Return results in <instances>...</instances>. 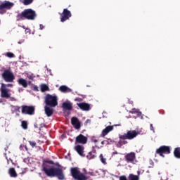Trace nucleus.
Returning a JSON list of instances; mask_svg holds the SVG:
<instances>
[{"instance_id":"obj_28","label":"nucleus","mask_w":180,"mask_h":180,"mask_svg":"<svg viewBox=\"0 0 180 180\" xmlns=\"http://www.w3.org/2000/svg\"><path fill=\"white\" fill-rule=\"evenodd\" d=\"M34 0H23L22 4L23 5L27 6L31 5V4H33V1Z\"/></svg>"},{"instance_id":"obj_44","label":"nucleus","mask_w":180,"mask_h":180,"mask_svg":"<svg viewBox=\"0 0 180 180\" xmlns=\"http://www.w3.org/2000/svg\"><path fill=\"white\" fill-rule=\"evenodd\" d=\"M25 41V40H23L22 42L19 41L18 44H22V43H23Z\"/></svg>"},{"instance_id":"obj_48","label":"nucleus","mask_w":180,"mask_h":180,"mask_svg":"<svg viewBox=\"0 0 180 180\" xmlns=\"http://www.w3.org/2000/svg\"><path fill=\"white\" fill-rule=\"evenodd\" d=\"M96 141H97V140H94V143H96Z\"/></svg>"},{"instance_id":"obj_15","label":"nucleus","mask_w":180,"mask_h":180,"mask_svg":"<svg viewBox=\"0 0 180 180\" xmlns=\"http://www.w3.org/2000/svg\"><path fill=\"white\" fill-rule=\"evenodd\" d=\"M75 150L77 151V154L80 155V157H85V154H84V150H85V148L84 146L77 145L75 146Z\"/></svg>"},{"instance_id":"obj_32","label":"nucleus","mask_w":180,"mask_h":180,"mask_svg":"<svg viewBox=\"0 0 180 180\" xmlns=\"http://www.w3.org/2000/svg\"><path fill=\"white\" fill-rule=\"evenodd\" d=\"M28 143L32 147V148H34V147H36V145H37L36 142L29 141Z\"/></svg>"},{"instance_id":"obj_5","label":"nucleus","mask_w":180,"mask_h":180,"mask_svg":"<svg viewBox=\"0 0 180 180\" xmlns=\"http://www.w3.org/2000/svg\"><path fill=\"white\" fill-rule=\"evenodd\" d=\"M45 103L47 106H51V108H56L58 105L57 101V96H52L51 94H47L45 96Z\"/></svg>"},{"instance_id":"obj_23","label":"nucleus","mask_w":180,"mask_h":180,"mask_svg":"<svg viewBox=\"0 0 180 180\" xmlns=\"http://www.w3.org/2000/svg\"><path fill=\"white\" fill-rule=\"evenodd\" d=\"M18 82L19 85H21L23 88H26L27 86V82L23 78L18 79Z\"/></svg>"},{"instance_id":"obj_37","label":"nucleus","mask_w":180,"mask_h":180,"mask_svg":"<svg viewBox=\"0 0 180 180\" xmlns=\"http://www.w3.org/2000/svg\"><path fill=\"white\" fill-rule=\"evenodd\" d=\"M33 91H39V87L37 86H33Z\"/></svg>"},{"instance_id":"obj_13","label":"nucleus","mask_w":180,"mask_h":180,"mask_svg":"<svg viewBox=\"0 0 180 180\" xmlns=\"http://www.w3.org/2000/svg\"><path fill=\"white\" fill-rule=\"evenodd\" d=\"M88 138L85 136H77L75 139V144H86Z\"/></svg>"},{"instance_id":"obj_21","label":"nucleus","mask_w":180,"mask_h":180,"mask_svg":"<svg viewBox=\"0 0 180 180\" xmlns=\"http://www.w3.org/2000/svg\"><path fill=\"white\" fill-rule=\"evenodd\" d=\"M44 110H45V114L48 117L53 116V113H54V110H53V108H51L47 105L44 107Z\"/></svg>"},{"instance_id":"obj_35","label":"nucleus","mask_w":180,"mask_h":180,"mask_svg":"<svg viewBox=\"0 0 180 180\" xmlns=\"http://www.w3.org/2000/svg\"><path fill=\"white\" fill-rule=\"evenodd\" d=\"M115 141H113V140H112V139H108V140H107V142H108V144H112V143H113Z\"/></svg>"},{"instance_id":"obj_7","label":"nucleus","mask_w":180,"mask_h":180,"mask_svg":"<svg viewBox=\"0 0 180 180\" xmlns=\"http://www.w3.org/2000/svg\"><path fill=\"white\" fill-rule=\"evenodd\" d=\"M157 154L164 158V157H165L164 154H171V147L167 146H162L159 148L156 149L155 157H157Z\"/></svg>"},{"instance_id":"obj_39","label":"nucleus","mask_w":180,"mask_h":180,"mask_svg":"<svg viewBox=\"0 0 180 180\" xmlns=\"http://www.w3.org/2000/svg\"><path fill=\"white\" fill-rule=\"evenodd\" d=\"M39 29H40V30H43L44 29V26L43 25L40 24Z\"/></svg>"},{"instance_id":"obj_27","label":"nucleus","mask_w":180,"mask_h":180,"mask_svg":"<svg viewBox=\"0 0 180 180\" xmlns=\"http://www.w3.org/2000/svg\"><path fill=\"white\" fill-rule=\"evenodd\" d=\"M96 157V155L92 153V152H89V154L86 155V158L88 160H92Z\"/></svg>"},{"instance_id":"obj_24","label":"nucleus","mask_w":180,"mask_h":180,"mask_svg":"<svg viewBox=\"0 0 180 180\" xmlns=\"http://www.w3.org/2000/svg\"><path fill=\"white\" fill-rule=\"evenodd\" d=\"M173 154L175 158L180 160V147L175 148Z\"/></svg>"},{"instance_id":"obj_51","label":"nucleus","mask_w":180,"mask_h":180,"mask_svg":"<svg viewBox=\"0 0 180 180\" xmlns=\"http://www.w3.org/2000/svg\"><path fill=\"white\" fill-rule=\"evenodd\" d=\"M79 136H82V134H79Z\"/></svg>"},{"instance_id":"obj_17","label":"nucleus","mask_w":180,"mask_h":180,"mask_svg":"<svg viewBox=\"0 0 180 180\" xmlns=\"http://www.w3.org/2000/svg\"><path fill=\"white\" fill-rule=\"evenodd\" d=\"M77 106L79 107V108L82 110H84L87 112L88 110H89V109H91V105H89V104L86 103H77Z\"/></svg>"},{"instance_id":"obj_52","label":"nucleus","mask_w":180,"mask_h":180,"mask_svg":"<svg viewBox=\"0 0 180 180\" xmlns=\"http://www.w3.org/2000/svg\"><path fill=\"white\" fill-rule=\"evenodd\" d=\"M22 27H23V29H25V26H23Z\"/></svg>"},{"instance_id":"obj_6","label":"nucleus","mask_w":180,"mask_h":180,"mask_svg":"<svg viewBox=\"0 0 180 180\" xmlns=\"http://www.w3.org/2000/svg\"><path fill=\"white\" fill-rule=\"evenodd\" d=\"M1 77L5 82H13L15 80V75L9 69H6L3 72Z\"/></svg>"},{"instance_id":"obj_41","label":"nucleus","mask_w":180,"mask_h":180,"mask_svg":"<svg viewBox=\"0 0 180 180\" xmlns=\"http://www.w3.org/2000/svg\"><path fill=\"white\" fill-rule=\"evenodd\" d=\"M29 79H33V77L32 75L28 76Z\"/></svg>"},{"instance_id":"obj_18","label":"nucleus","mask_w":180,"mask_h":180,"mask_svg":"<svg viewBox=\"0 0 180 180\" xmlns=\"http://www.w3.org/2000/svg\"><path fill=\"white\" fill-rule=\"evenodd\" d=\"M62 108L63 110H72V103L70 101L63 102L62 104Z\"/></svg>"},{"instance_id":"obj_8","label":"nucleus","mask_w":180,"mask_h":180,"mask_svg":"<svg viewBox=\"0 0 180 180\" xmlns=\"http://www.w3.org/2000/svg\"><path fill=\"white\" fill-rule=\"evenodd\" d=\"M21 112L22 115H29L33 116L36 110V108L33 105H22Z\"/></svg>"},{"instance_id":"obj_30","label":"nucleus","mask_w":180,"mask_h":180,"mask_svg":"<svg viewBox=\"0 0 180 180\" xmlns=\"http://www.w3.org/2000/svg\"><path fill=\"white\" fill-rule=\"evenodd\" d=\"M99 158L102 164L106 165V158H103V155L101 154Z\"/></svg>"},{"instance_id":"obj_36","label":"nucleus","mask_w":180,"mask_h":180,"mask_svg":"<svg viewBox=\"0 0 180 180\" xmlns=\"http://www.w3.org/2000/svg\"><path fill=\"white\" fill-rule=\"evenodd\" d=\"M25 33H26V34H27V33H28L29 34H30V29L26 28V29H25Z\"/></svg>"},{"instance_id":"obj_47","label":"nucleus","mask_w":180,"mask_h":180,"mask_svg":"<svg viewBox=\"0 0 180 180\" xmlns=\"http://www.w3.org/2000/svg\"><path fill=\"white\" fill-rule=\"evenodd\" d=\"M11 99H13V101H16V99H15V98H11Z\"/></svg>"},{"instance_id":"obj_42","label":"nucleus","mask_w":180,"mask_h":180,"mask_svg":"<svg viewBox=\"0 0 180 180\" xmlns=\"http://www.w3.org/2000/svg\"><path fill=\"white\" fill-rule=\"evenodd\" d=\"M141 172L138 171V172H137L138 175H136V176H139L140 175V174H141Z\"/></svg>"},{"instance_id":"obj_40","label":"nucleus","mask_w":180,"mask_h":180,"mask_svg":"<svg viewBox=\"0 0 180 180\" xmlns=\"http://www.w3.org/2000/svg\"><path fill=\"white\" fill-rule=\"evenodd\" d=\"M150 130L154 131V127L153 126V124H150Z\"/></svg>"},{"instance_id":"obj_3","label":"nucleus","mask_w":180,"mask_h":180,"mask_svg":"<svg viewBox=\"0 0 180 180\" xmlns=\"http://www.w3.org/2000/svg\"><path fill=\"white\" fill-rule=\"evenodd\" d=\"M70 172L72 178L77 180H87L86 176L82 173L81 171L78 169V167H72L70 169Z\"/></svg>"},{"instance_id":"obj_9","label":"nucleus","mask_w":180,"mask_h":180,"mask_svg":"<svg viewBox=\"0 0 180 180\" xmlns=\"http://www.w3.org/2000/svg\"><path fill=\"white\" fill-rule=\"evenodd\" d=\"M124 160L128 164H136L137 162L136 153L130 152L129 153H127L124 156Z\"/></svg>"},{"instance_id":"obj_38","label":"nucleus","mask_w":180,"mask_h":180,"mask_svg":"<svg viewBox=\"0 0 180 180\" xmlns=\"http://www.w3.org/2000/svg\"><path fill=\"white\" fill-rule=\"evenodd\" d=\"M75 101H76V102H81L82 101V98H76Z\"/></svg>"},{"instance_id":"obj_43","label":"nucleus","mask_w":180,"mask_h":180,"mask_svg":"<svg viewBox=\"0 0 180 180\" xmlns=\"http://www.w3.org/2000/svg\"><path fill=\"white\" fill-rule=\"evenodd\" d=\"M116 154H117V152H113L112 153V155H116Z\"/></svg>"},{"instance_id":"obj_19","label":"nucleus","mask_w":180,"mask_h":180,"mask_svg":"<svg viewBox=\"0 0 180 180\" xmlns=\"http://www.w3.org/2000/svg\"><path fill=\"white\" fill-rule=\"evenodd\" d=\"M115 126L116 125L106 127L104 129H103L101 136H106L108 133H110V131H113Z\"/></svg>"},{"instance_id":"obj_22","label":"nucleus","mask_w":180,"mask_h":180,"mask_svg":"<svg viewBox=\"0 0 180 180\" xmlns=\"http://www.w3.org/2000/svg\"><path fill=\"white\" fill-rule=\"evenodd\" d=\"M8 174L11 178H16L18 176V173H16V170L13 167L8 169Z\"/></svg>"},{"instance_id":"obj_16","label":"nucleus","mask_w":180,"mask_h":180,"mask_svg":"<svg viewBox=\"0 0 180 180\" xmlns=\"http://www.w3.org/2000/svg\"><path fill=\"white\" fill-rule=\"evenodd\" d=\"M71 124L73 125L75 129H78L81 128V122H79V120L75 117H72Z\"/></svg>"},{"instance_id":"obj_31","label":"nucleus","mask_w":180,"mask_h":180,"mask_svg":"<svg viewBox=\"0 0 180 180\" xmlns=\"http://www.w3.org/2000/svg\"><path fill=\"white\" fill-rule=\"evenodd\" d=\"M6 56V57H8V58H13V57H15V54H13L12 52H7Z\"/></svg>"},{"instance_id":"obj_29","label":"nucleus","mask_w":180,"mask_h":180,"mask_svg":"<svg viewBox=\"0 0 180 180\" xmlns=\"http://www.w3.org/2000/svg\"><path fill=\"white\" fill-rule=\"evenodd\" d=\"M21 126L24 130H27V121H22Z\"/></svg>"},{"instance_id":"obj_49","label":"nucleus","mask_w":180,"mask_h":180,"mask_svg":"<svg viewBox=\"0 0 180 180\" xmlns=\"http://www.w3.org/2000/svg\"><path fill=\"white\" fill-rule=\"evenodd\" d=\"M63 139H65V136H63Z\"/></svg>"},{"instance_id":"obj_10","label":"nucleus","mask_w":180,"mask_h":180,"mask_svg":"<svg viewBox=\"0 0 180 180\" xmlns=\"http://www.w3.org/2000/svg\"><path fill=\"white\" fill-rule=\"evenodd\" d=\"M136 136H120L117 147H122L124 144H127V140H133Z\"/></svg>"},{"instance_id":"obj_34","label":"nucleus","mask_w":180,"mask_h":180,"mask_svg":"<svg viewBox=\"0 0 180 180\" xmlns=\"http://www.w3.org/2000/svg\"><path fill=\"white\" fill-rule=\"evenodd\" d=\"M130 113H140L137 110L132 109V110L130 112Z\"/></svg>"},{"instance_id":"obj_46","label":"nucleus","mask_w":180,"mask_h":180,"mask_svg":"<svg viewBox=\"0 0 180 180\" xmlns=\"http://www.w3.org/2000/svg\"><path fill=\"white\" fill-rule=\"evenodd\" d=\"M28 84H29V85H30V84H32V82H28Z\"/></svg>"},{"instance_id":"obj_2","label":"nucleus","mask_w":180,"mask_h":180,"mask_svg":"<svg viewBox=\"0 0 180 180\" xmlns=\"http://www.w3.org/2000/svg\"><path fill=\"white\" fill-rule=\"evenodd\" d=\"M36 16V11L32 8H27L17 15V20H34Z\"/></svg>"},{"instance_id":"obj_33","label":"nucleus","mask_w":180,"mask_h":180,"mask_svg":"<svg viewBox=\"0 0 180 180\" xmlns=\"http://www.w3.org/2000/svg\"><path fill=\"white\" fill-rule=\"evenodd\" d=\"M120 180H129L127 179V177H126L125 175L120 176Z\"/></svg>"},{"instance_id":"obj_20","label":"nucleus","mask_w":180,"mask_h":180,"mask_svg":"<svg viewBox=\"0 0 180 180\" xmlns=\"http://www.w3.org/2000/svg\"><path fill=\"white\" fill-rule=\"evenodd\" d=\"M59 91H60V92H63V94H68L70 92H72V89H70V87L65 85L60 86L59 87Z\"/></svg>"},{"instance_id":"obj_4","label":"nucleus","mask_w":180,"mask_h":180,"mask_svg":"<svg viewBox=\"0 0 180 180\" xmlns=\"http://www.w3.org/2000/svg\"><path fill=\"white\" fill-rule=\"evenodd\" d=\"M12 86H13V84H5L2 83L0 89L1 97L4 98L5 99H9V98H11V94L9 93L10 90L8 88H12Z\"/></svg>"},{"instance_id":"obj_14","label":"nucleus","mask_w":180,"mask_h":180,"mask_svg":"<svg viewBox=\"0 0 180 180\" xmlns=\"http://www.w3.org/2000/svg\"><path fill=\"white\" fill-rule=\"evenodd\" d=\"M144 134L141 129L136 128L135 130L128 131L125 136H141Z\"/></svg>"},{"instance_id":"obj_12","label":"nucleus","mask_w":180,"mask_h":180,"mask_svg":"<svg viewBox=\"0 0 180 180\" xmlns=\"http://www.w3.org/2000/svg\"><path fill=\"white\" fill-rule=\"evenodd\" d=\"M14 4L9 1H4L3 3L0 4V11H5L12 9Z\"/></svg>"},{"instance_id":"obj_50","label":"nucleus","mask_w":180,"mask_h":180,"mask_svg":"<svg viewBox=\"0 0 180 180\" xmlns=\"http://www.w3.org/2000/svg\"><path fill=\"white\" fill-rule=\"evenodd\" d=\"M103 143H105V141H102V144H103Z\"/></svg>"},{"instance_id":"obj_1","label":"nucleus","mask_w":180,"mask_h":180,"mask_svg":"<svg viewBox=\"0 0 180 180\" xmlns=\"http://www.w3.org/2000/svg\"><path fill=\"white\" fill-rule=\"evenodd\" d=\"M48 164L54 165V161L53 160H44L42 164V170L47 176L54 178L56 176L58 180H65V176L64 175V171L63 167L60 166V163H56V166L58 167H51Z\"/></svg>"},{"instance_id":"obj_11","label":"nucleus","mask_w":180,"mask_h":180,"mask_svg":"<svg viewBox=\"0 0 180 180\" xmlns=\"http://www.w3.org/2000/svg\"><path fill=\"white\" fill-rule=\"evenodd\" d=\"M71 16H72L71 11H70L67 8H64L63 13H60V22H62V23H64V22L68 20V19H70Z\"/></svg>"},{"instance_id":"obj_25","label":"nucleus","mask_w":180,"mask_h":180,"mask_svg":"<svg viewBox=\"0 0 180 180\" xmlns=\"http://www.w3.org/2000/svg\"><path fill=\"white\" fill-rule=\"evenodd\" d=\"M128 180H140V176L130 174L128 176Z\"/></svg>"},{"instance_id":"obj_26","label":"nucleus","mask_w":180,"mask_h":180,"mask_svg":"<svg viewBox=\"0 0 180 180\" xmlns=\"http://www.w3.org/2000/svg\"><path fill=\"white\" fill-rule=\"evenodd\" d=\"M49 88L47 84H41V92H46V91H49Z\"/></svg>"},{"instance_id":"obj_45","label":"nucleus","mask_w":180,"mask_h":180,"mask_svg":"<svg viewBox=\"0 0 180 180\" xmlns=\"http://www.w3.org/2000/svg\"><path fill=\"white\" fill-rule=\"evenodd\" d=\"M25 148L26 151H27V146H25Z\"/></svg>"}]
</instances>
